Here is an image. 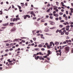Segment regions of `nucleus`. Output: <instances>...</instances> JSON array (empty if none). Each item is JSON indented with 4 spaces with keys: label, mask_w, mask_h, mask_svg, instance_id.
Returning a JSON list of instances; mask_svg holds the SVG:
<instances>
[{
    "label": "nucleus",
    "mask_w": 73,
    "mask_h": 73,
    "mask_svg": "<svg viewBox=\"0 0 73 73\" xmlns=\"http://www.w3.org/2000/svg\"><path fill=\"white\" fill-rule=\"evenodd\" d=\"M44 61L45 62H47L48 63V62H49L48 61V60H45Z\"/></svg>",
    "instance_id": "a211bd4d"
},
{
    "label": "nucleus",
    "mask_w": 73,
    "mask_h": 73,
    "mask_svg": "<svg viewBox=\"0 0 73 73\" xmlns=\"http://www.w3.org/2000/svg\"><path fill=\"white\" fill-rule=\"evenodd\" d=\"M70 27V26L68 25L66 26V28H69Z\"/></svg>",
    "instance_id": "0e129e2a"
},
{
    "label": "nucleus",
    "mask_w": 73,
    "mask_h": 73,
    "mask_svg": "<svg viewBox=\"0 0 73 73\" xmlns=\"http://www.w3.org/2000/svg\"><path fill=\"white\" fill-rule=\"evenodd\" d=\"M65 53H68V52H69V51L70 49V47L68 46H66L65 48Z\"/></svg>",
    "instance_id": "f257e3e1"
},
{
    "label": "nucleus",
    "mask_w": 73,
    "mask_h": 73,
    "mask_svg": "<svg viewBox=\"0 0 73 73\" xmlns=\"http://www.w3.org/2000/svg\"><path fill=\"white\" fill-rule=\"evenodd\" d=\"M63 17H66V14H64L63 15Z\"/></svg>",
    "instance_id": "cd10ccee"
},
{
    "label": "nucleus",
    "mask_w": 73,
    "mask_h": 73,
    "mask_svg": "<svg viewBox=\"0 0 73 73\" xmlns=\"http://www.w3.org/2000/svg\"><path fill=\"white\" fill-rule=\"evenodd\" d=\"M53 15L54 16H55V17H58V15L57 14H53Z\"/></svg>",
    "instance_id": "39448f33"
},
{
    "label": "nucleus",
    "mask_w": 73,
    "mask_h": 73,
    "mask_svg": "<svg viewBox=\"0 0 73 73\" xmlns=\"http://www.w3.org/2000/svg\"><path fill=\"white\" fill-rule=\"evenodd\" d=\"M33 40H34V41H36V38H33Z\"/></svg>",
    "instance_id": "7c9ffc66"
},
{
    "label": "nucleus",
    "mask_w": 73,
    "mask_h": 73,
    "mask_svg": "<svg viewBox=\"0 0 73 73\" xmlns=\"http://www.w3.org/2000/svg\"><path fill=\"white\" fill-rule=\"evenodd\" d=\"M70 10H71L70 12H71V13H73V9H72V8H70Z\"/></svg>",
    "instance_id": "2eb2a0df"
},
{
    "label": "nucleus",
    "mask_w": 73,
    "mask_h": 73,
    "mask_svg": "<svg viewBox=\"0 0 73 73\" xmlns=\"http://www.w3.org/2000/svg\"><path fill=\"white\" fill-rule=\"evenodd\" d=\"M59 19L60 20H61L62 19V18L61 17H59Z\"/></svg>",
    "instance_id": "58836bf2"
},
{
    "label": "nucleus",
    "mask_w": 73,
    "mask_h": 73,
    "mask_svg": "<svg viewBox=\"0 0 73 73\" xmlns=\"http://www.w3.org/2000/svg\"><path fill=\"white\" fill-rule=\"evenodd\" d=\"M29 44V42H26V44Z\"/></svg>",
    "instance_id": "774afa93"
},
{
    "label": "nucleus",
    "mask_w": 73,
    "mask_h": 73,
    "mask_svg": "<svg viewBox=\"0 0 73 73\" xmlns=\"http://www.w3.org/2000/svg\"><path fill=\"white\" fill-rule=\"evenodd\" d=\"M34 9H38V8L37 7H34Z\"/></svg>",
    "instance_id": "bf43d9fd"
},
{
    "label": "nucleus",
    "mask_w": 73,
    "mask_h": 73,
    "mask_svg": "<svg viewBox=\"0 0 73 73\" xmlns=\"http://www.w3.org/2000/svg\"><path fill=\"white\" fill-rule=\"evenodd\" d=\"M59 33H61L62 32V31L61 30H59Z\"/></svg>",
    "instance_id": "ea45409f"
},
{
    "label": "nucleus",
    "mask_w": 73,
    "mask_h": 73,
    "mask_svg": "<svg viewBox=\"0 0 73 73\" xmlns=\"http://www.w3.org/2000/svg\"><path fill=\"white\" fill-rule=\"evenodd\" d=\"M61 11H62V12H64V9H62L61 10Z\"/></svg>",
    "instance_id": "e2e57ef3"
},
{
    "label": "nucleus",
    "mask_w": 73,
    "mask_h": 73,
    "mask_svg": "<svg viewBox=\"0 0 73 73\" xmlns=\"http://www.w3.org/2000/svg\"><path fill=\"white\" fill-rule=\"evenodd\" d=\"M16 21V19L14 18L13 19V21Z\"/></svg>",
    "instance_id": "37998d69"
},
{
    "label": "nucleus",
    "mask_w": 73,
    "mask_h": 73,
    "mask_svg": "<svg viewBox=\"0 0 73 73\" xmlns=\"http://www.w3.org/2000/svg\"><path fill=\"white\" fill-rule=\"evenodd\" d=\"M65 34H66V35H68L69 34V32H66Z\"/></svg>",
    "instance_id": "bb28decb"
},
{
    "label": "nucleus",
    "mask_w": 73,
    "mask_h": 73,
    "mask_svg": "<svg viewBox=\"0 0 73 73\" xmlns=\"http://www.w3.org/2000/svg\"><path fill=\"white\" fill-rule=\"evenodd\" d=\"M6 52L9 51V50L8 49H7L5 50Z\"/></svg>",
    "instance_id": "c85d7f7f"
},
{
    "label": "nucleus",
    "mask_w": 73,
    "mask_h": 73,
    "mask_svg": "<svg viewBox=\"0 0 73 73\" xmlns=\"http://www.w3.org/2000/svg\"><path fill=\"white\" fill-rule=\"evenodd\" d=\"M66 42H69V40H66Z\"/></svg>",
    "instance_id": "864d4df0"
},
{
    "label": "nucleus",
    "mask_w": 73,
    "mask_h": 73,
    "mask_svg": "<svg viewBox=\"0 0 73 73\" xmlns=\"http://www.w3.org/2000/svg\"><path fill=\"white\" fill-rule=\"evenodd\" d=\"M10 24H11V25H13V24H14V23H10Z\"/></svg>",
    "instance_id": "3c124183"
},
{
    "label": "nucleus",
    "mask_w": 73,
    "mask_h": 73,
    "mask_svg": "<svg viewBox=\"0 0 73 73\" xmlns=\"http://www.w3.org/2000/svg\"><path fill=\"white\" fill-rule=\"evenodd\" d=\"M33 20H35L36 19V17L33 18Z\"/></svg>",
    "instance_id": "de8ad7c7"
},
{
    "label": "nucleus",
    "mask_w": 73,
    "mask_h": 73,
    "mask_svg": "<svg viewBox=\"0 0 73 73\" xmlns=\"http://www.w3.org/2000/svg\"><path fill=\"white\" fill-rule=\"evenodd\" d=\"M66 32V30H64L63 31V32H64V33H65Z\"/></svg>",
    "instance_id": "8fccbe9b"
},
{
    "label": "nucleus",
    "mask_w": 73,
    "mask_h": 73,
    "mask_svg": "<svg viewBox=\"0 0 73 73\" xmlns=\"http://www.w3.org/2000/svg\"><path fill=\"white\" fill-rule=\"evenodd\" d=\"M41 50L42 51H44L45 50V48H42L41 49Z\"/></svg>",
    "instance_id": "4be33fe9"
},
{
    "label": "nucleus",
    "mask_w": 73,
    "mask_h": 73,
    "mask_svg": "<svg viewBox=\"0 0 73 73\" xmlns=\"http://www.w3.org/2000/svg\"><path fill=\"white\" fill-rule=\"evenodd\" d=\"M68 45H66L65 46H62L61 49H64V47H65V46H68Z\"/></svg>",
    "instance_id": "1a4fd4ad"
},
{
    "label": "nucleus",
    "mask_w": 73,
    "mask_h": 73,
    "mask_svg": "<svg viewBox=\"0 0 73 73\" xmlns=\"http://www.w3.org/2000/svg\"><path fill=\"white\" fill-rule=\"evenodd\" d=\"M58 18L57 17V18H56L55 19V20H56V21H58Z\"/></svg>",
    "instance_id": "2f4dec72"
},
{
    "label": "nucleus",
    "mask_w": 73,
    "mask_h": 73,
    "mask_svg": "<svg viewBox=\"0 0 73 73\" xmlns=\"http://www.w3.org/2000/svg\"><path fill=\"white\" fill-rule=\"evenodd\" d=\"M23 17H24V19H26L27 17V15L25 16L24 15Z\"/></svg>",
    "instance_id": "9b49d317"
},
{
    "label": "nucleus",
    "mask_w": 73,
    "mask_h": 73,
    "mask_svg": "<svg viewBox=\"0 0 73 73\" xmlns=\"http://www.w3.org/2000/svg\"><path fill=\"white\" fill-rule=\"evenodd\" d=\"M50 18L51 19H53V17H52V16H50Z\"/></svg>",
    "instance_id": "f704fd0d"
},
{
    "label": "nucleus",
    "mask_w": 73,
    "mask_h": 73,
    "mask_svg": "<svg viewBox=\"0 0 73 73\" xmlns=\"http://www.w3.org/2000/svg\"><path fill=\"white\" fill-rule=\"evenodd\" d=\"M65 20H68V17L67 16L65 17Z\"/></svg>",
    "instance_id": "aec40b11"
},
{
    "label": "nucleus",
    "mask_w": 73,
    "mask_h": 73,
    "mask_svg": "<svg viewBox=\"0 0 73 73\" xmlns=\"http://www.w3.org/2000/svg\"><path fill=\"white\" fill-rule=\"evenodd\" d=\"M3 59H4V58L2 57L1 58H0V60H1V61H2V60H3Z\"/></svg>",
    "instance_id": "e433bc0d"
},
{
    "label": "nucleus",
    "mask_w": 73,
    "mask_h": 73,
    "mask_svg": "<svg viewBox=\"0 0 73 73\" xmlns=\"http://www.w3.org/2000/svg\"><path fill=\"white\" fill-rule=\"evenodd\" d=\"M55 45H58V42H56L55 43Z\"/></svg>",
    "instance_id": "5701e85b"
},
{
    "label": "nucleus",
    "mask_w": 73,
    "mask_h": 73,
    "mask_svg": "<svg viewBox=\"0 0 73 73\" xmlns=\"http://www.w3.org/2000/svg\"><path fill=\"white\" fill-rule=\"evenodd\" d=\"M6 46H9V44H6Z\"/></svg>",
    "instance_id": "72a5a7b5"
},
{
    "label": "nucleus",
    "mask_w": 73,
    "mask_h": 73,
    "mask_svg": "<svg viewBox=\"0 0 73 73\" xmlns=\"http://www.w3.org/2000/svg\"><path fill=\"white\" fill-rule=\"evenodd\" d=\"M19 40H20V39H15L16 41H19Z\"/></svg>",
    "instance_id": "f3484780"
},
{
    "label": "nucleus",
    "mask_w": 73,
    "mask_h": 73,
    "mask_svg": "<svg viewBox=\"0 0 73 73\" xmlns=\"http://www.w3.org/2000/svg\"><path fill=\"white\" fill-rule=\"evenodd\" d=\"M63 44H66V41H64L63 42Z\"/></svg>",
    "instance_id": "a19ab883"
},
{
    "label": "nucleus",
    "mask_w": 73,
    "mask_h": 73,
    "mask_svg": "<svg viewBox=\"0 0 73 73\" xmlns=\"http://www.w3.org/2000/svg\"><path fill=\"white\" fill-rule=\"evenodd\" d=\"M47 59L48 60H50V58H47Z\"/></svg>",
    "instance_id": "338daca9"
},
{
    "label": "nucleus",
    "mask_w": 73,
    "mask_h": 73,
    "mask_svg": "<svg viewBox=\"0 0 73 73\" xmlns=\"http://www.w3.org/2000/svg\"><path fill=\"white\" fill-rule=\"evenodd\" d=\"M47 48L48 49H50V47L49 46V45H47Z\"/></svg>",
    "instance_id": "dca6fc26"
},
{
    "label": "nucleus",
    "mask_w": 73,
    "mask_h": 73,
    "mask_svg": "<svg viewBox=\"0 0 73 73\" xmlns=\"http://www.w3.org/2000/svg\"><path fill=\"white\" fill-rule=\"evenodd\" d=\"M7 56H8V54H5L4 55V56H5V57Z\"/></svg>",
    "instance_id": "79ce46f5"
},
{
    "label": "nucleus",
    "mask_w": 73,
    "mask_h": 73,
    "mask_svg": "<svg viewBox=\"0 0 73 73\" xmlns=\"http://www.w3.org/2000/svg\"><path fill=\"white\" fill-rule=\"evenodd\" d=\"M70 27H71V28H73V25H70Z\"/></svg>",
    "instance_id": "4d7b16f0"
},
{
    "label": "nucleus",
    "mask_w": 73,
    "mask_h": 73,
    "mask_svg": "<svg viewBox=\"0 0 73 73\" xmlns=\"http://www.w3.org/2000/svg\"><path fill=\"white\" fill-rule=\"evenodd\" d=\"M12 8H15V6H14L13 5H12Z\"/></svg>",
    "instance_id": "052dcab7"
},
{
    "label": "nucleus",
    "mask_w": 73,
    "mask_h": 73,
    "mask_svg": "<svg viewBox=\"0 0 73 73\" xmlns=\"http://www.w3.org/2000/svg\"><path fill=\"white\" fill-rule=\"evenodd\" d=\"M50 5L49 4L47 5V7H50Z\"/></svg>",
    "instance_id": "a18cd8bd"
},
{
    "label": "nucleus",
    "mask_w": 73,
    "mask_h": 73,
    "mask_svg": "<svg viewBox=\"0 0 73 73\" xmlns=\"http://www.w3.org/2000/svg\"><path fill=\"white\" fill-rule=\"evenodd\" d=\"M27 17H28V18H31V17L29 15H27Z\"/></svg>",
    "instance_id": "a878e982"
},
{
    "label": "nucleus",
    "mask_w": 73,
    "mask_h": 73,
    "mask_svg": "<svg viewBox=\"0 0 73 73\" xmlns=\"http://www.w3.org/2000/svg\"><path fill=\"white\" fill-rule=\"evenodd\" d=\"M31 13V15H33V14H34V13H33V12H32Z\"/></svg>",
    "instance_id": "603ef678"
},
{
    "label": "nucleus",
    "mask_w": 73,
    "mask_h": 73,
    "mask_svg": "<svg viewBox=\"0 0 73 73\" xmlns=\"http://www.w3.org/2000/svg\"><path fill=\"white\" fill-rule=\"evenodd\" d=\"M59 27H60V28H62V25H59Z\"/></svg>",
    "instance_id": "c9c22d12"
},
{
    "label": "nucleus",
    "mask_w": 73,
    "mask_h": 73,
    "mask_svg": "<svg viewBox=\"0 0 73 73\" xmlns=\"http://www.w3.org/2000/svg\"><path fill=\"white\" fill-rule=\"evenodd\" d=\"M39 57H40L39 56H37L35 58V59L36 60H38V58Z\"/></svg>",
    "instance_id": "4468645a"
},
{
    "label": "nucleus",
    "mask_w": 73,
    "mask_h": 73,
    "mask_svg": "<svg viewBox=\"0 0 73 73\" xmlns=\"http://www.w3.org/2000/svg\"><path fill=\"white\" fill-rule=\"evenodd\" d=\"M46 18H48V17H49V16L48 15H46Z\"/></svg>",
    "instance_id": "13d9d810"
},
{
    "label": "nucleus",
    "mask_w": 73,
    "mask_h": 73,
    "mask_svg": "<svg viewBox=\"0 0 73 73\" xmlns=\"http://www.w3.org/2000/svg\"><path fill=\"white\" fill-rule=\"evenodd\" d=\"M47 52L48 53V54H47V56H49V54H52V52L50 51V50H48Z\"/></svg>",
    "instance_id": "f03ea898"
},
{
    "label": "nucleus",
    "mask_w": 73,
    "mask_h": 73,
    "mask_svg": "<svg viewBox=\"0 0 73 73\" xmlns=\"http://www.w3.org/2000/svg\"><path fill=\"white\" fill-rule=\"evenodd\" d=\"M47 56H47V54H46V55L45 56H43V57H44V58H47Z\"/></svg>",
    "instance_id": "6ab92c4d"
},
{
    "label": "nucleus",
    "mask_w": 73,
    "mask_h": 73,
    "mask_svg": "<svg viewBox=\"0 0 73 73\" xmlns=\"http://www.w3.org/2000/svg\"><path fill=\"white\" fill-rule=\"evenodd\" d=\"M66 14H67V15H68V11H66Z\"/></svg>",
    "instance_id": "6e6d98bb"
},
{
    "label": "nucleus",
    "mask_w": 73,
    "mask_h": 73,
    "mask_svg": "<svg viewBox=\"0 0 73 73\" xmlns=\"http://www.w3.org/2000/svg\"><path fill=\"white\" fill-rule=\"evenodd\" d=\"M65 28H66L65 27H64L62 29H62V30H64V29H65Z\"/></svg>",
    "instance_id": "5fc2aeb1"
},
{
    "label": "nucleus",
    "mask_w": 73,
    "mask_h": 73,
    "mask_svg": "<svg viewBox=\"0 0 73 73\" xmlns=\"http://www.w3.org/2000/svg\"><path fill=\"white\" fill-rule=\"evenodd\" d=\"M8 41H10V40H8L6 41H3V42H8Z\"/></svg>",
    "instance_id": "0eeeda50"
},
{
    "label": "nucleus",
    "mask_w": 73,
    "mask_h": 73,
    "mask_svg": "<svg viewBox=\"0 0 73 73\" xmlns=\"http://www.w3.org/2000/svg\"><path fill=\"white\" fill-rule=\"evenodd\" d=\"M17 7H19V9H21V6H19V5H17Z\"/></svg>",
    "instance_id": "ddd939ff"
},
{
    "label": "nucleus",
    "mask_w": 73,
    "mask_h": 73,
    "mask_svg": "<svg viewBox=\"0 0 73 73\" xmlns=\"http://www.w3.org/2000/svg\"><path fill=\"white\" fill-rule=\"evenodd\" d=\"M38 49H39V48H35V50H38Z\"/></svg>",
    "instance_id": "c756f323"
},
{
    "label": "nucleus",
    "mask_w": 73,
    "mask_h": 73,
    "mask_svg": "<svg viewBox=\"0 0 73 73\" xmlns=\"http://www.w3.org/2000/svg\"><path fill=\"white\" fill-rule=\"evenodd\" d=\"M58 32H59V30L58 29L56 31V33H58Z\"/></svg>",
    "instance_id": "4c0bfd02"
},
{
    "label": "nucleus",
    "mask_w": 73,
    "mask_h": 73,
    "mask_svg": "<svg viewBox=\"0 0 73 73\" xmlns=\"http://www.w3.org/2000/svg\"><path fill=\"white\" fill-rule=\"evenodd\" d=\"M13 50V48H11L9 49V50L10 51H11V50Z\"/></svg>",
    "instance_id": "49530a36"
},
{
    "label": "nucleus",
    "mask_w": 73,
    "mask_h": 73,
    "mask_svg": "<svg viewBox=\"0 0 73 73\" xmlns=\"http://www.w3.org/2000/svg\"><path fill=\"white\" fill-rule=\"evenodd\" d=\"M50 24H51V25H54V24H55V23L52 22L50 23Z\"/></svg>",
    "instance_id": "f8f14e48"
},
{
    "label": "nucleus",
    "mask_w": 73,
    "mask_h": 73,
    "mask_svg": "<svg viewBox=\"0 0 73 73\" xmlns=\"http://www.w3.org/2000/svg\"><path fill=\"white\" fill-rule=\"evenodd\" d=\"M43 46V45L41 44H39L38 45V47H39V48H42Z\"/></svg>",
    "instance_id": "423d86ee"
},
{
    "label": "nucleus",
    "mask_w": 73,
    "mask_h": 73,
    "mask_svg": "<svg viewBox=\"0 0 73 73\" xmlns=\"http://www.w3.org/2000/svg\"><path fill=\"white\" fill-rule=\"evenodd\" d=\"M59 47H60V49H62V46H59Z\"/></svg>",
    "instance_id": "680f3d73"
},
{
    "label": "nucleus",
    "mask_w": 73,
    "mask_h": 73,
    "mask_svg": "<svg viewBox=\"0 0 73 73\" xmlns=\"http://www.w3.org/2000/svg\"><path fill=\"white\" fill-rule=\"evenodd\" d=\"M60 23H64V20H61L60 21Z\"/></svg>",
    "instance_id": "393cba45"
},
{
    "label": "nucleus",
    "mask_w": 73,
    "mask_h": 73,
    "mask_svg": "<svg viewBox=\"0 0 73 73\" xmlns=\"http://www.w3.org/2000/svg\"><path fill=\"white\" fill-rule=\"evenodd\" d=\"M51 9V8L50 7L49 9H48V10L46 11L47 12H49L50 9Z\"/></svg>",
    "instance_id": "9d476101"
},
{
    "label": "nucleus",
    "mask_w": 73,
    "mask_h": 73,
    "mask_svg": "<svg viewBox=\"0 0 73 73\" xmlns=\"http://www.w3.org/2000/svg\"><path fill=\"white\" fill-rule=\"evenodd\" d=\"M8 24H9V23H5L4 24H3V26H7V25H8Z\"/></svg>",
    "instance_id": "20e7f679"
},
{
    "label": "nucleus",
    "mask_w": 73,
    "mask_h": 73,
    "mask_svg": "<svg viewBox=\"0 0 73 73\" xmlns=\"http://www.w3.org/2000/svg\"><path fill=\"white\" fill-rule=\"evenodd\" d=\"M61 35H64V32H62Z\"/></svg>",
    "instance_id": "b1692460"
},
{
    "label": "nucleus",
    "mask_w": 73,
    "mask_h": 73,
    "mask_svg": "<svg viewBox=\"0 0 73 73\" xmlns=\"http://www.w3.org/2000/svg\"><path fill=\"white\" fill-rule=\"evenodd\" d=\"M41 38H42V39H45V37L43 36H41Z\"/></svg>",
    "instance_id": "473e14b6"
},
{
    "label": "nucleus",
    "mask_w": 73,
    "mask_h": 73,
    "mask_svg": "<svg viewBox=\"0 0 73 73\" xmlns=\"http://www.w3.org/2000/svg\"><path fill=\"white\" fill-rule=\"evenodd\" d=\"M59 15H60L61 16V15H63V13H61V12L60 13Z\"/></svg>",
    "instance_id": "412c9836"
},
{
    "label": "nucleus",
    "mask_w": 73,
    "mask_h": 73,
    "mask_svg": "<svg viewBox=\"0 0 73 73\" xmlns=\"http://www.w3.org/2000/svg\"><path fill=\"white\" fill-rule=\"evenodd\" d=\"M16 30V29L15 28H14L11 30V32H13V31H15Z\"/></svg>",
    "instance_id": "7ed1b4c3"
},
{
    "label": "nucleus",
    "mask_w": 73,
    "mask_h": 73,
    "mask_svg": "<svg viewBox=\"0 0 73 73\" xmlns=\"http://www.w3.org/2000/svg\"><path fill=\"white\" fill-rule=\"evenodd\" d=\"M49 16H52L53 15V14L52 13H50L49 14Z\"/></svg>",
    "instance_id": "c03bdc74"
},
{
    "label": "nucleus",
    "mask_w": 73,
    "mask_h": 73,
    "mask_svg": "<svg viewBox=\"0 0 73 73\" xmlns=\"http://www.w3.org/2000/svg\"><path fill=\"white\" fill-rule=\"evenodd\" d=\"M17 20H18V19L16 18L15 19V21H17Z\"/></svg>",
    "instance_id": "69168bd1"
},
{
    "label": "nucleus",
    "mask_w": 73,
    "mask_h": 73,
    "mask_svg": "<svg viewBox=\"0 0 73 73\" xmlns=\"http://www.w3.org/2000/svg\"><path fill=\"white\" fill-rule=\"evenodd\" d=\"M69 28H66V31H68V30H69Z\"/></svg>",
    "instance_id": "09e8293b"
},
{
    "label": "nucleus",
    "mask_w": 73,
    "mask_h": 73,
    "mask_svg": "<svg viewBox=\"0 0 73 73\" xmlns=\"http://www.w3.org/2000/svg\"><path fill=\"white\" fill-rule=\"evenodd\" d=\"M39 59L40 60H45V59H44V58L42 57H40L39 58Z\"/></svg>",
    "instance_id": "6e6552de"
}]
</instances>
